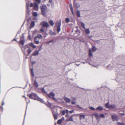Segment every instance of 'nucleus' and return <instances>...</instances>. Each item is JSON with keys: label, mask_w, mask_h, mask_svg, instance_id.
I'll return each mask as SVG.
<instances>
[{"label": "nucleus", "mask_w": 125, "mask_h": 125, "mask_svg": "<svg viewBox=\"0 0 125 125\" xmlns=\"http://www.w3.org/2000/svg\"><path fill=\"white\" fill-rule=\"evenodd\" d=\"M32 99H33L35 100H37L38 101H40L41 102L44 103L46 105H47L48 107H49L50 108L51 107V105L52 104L48 102V104H47L45 103H44V102L43 100L39 98L34 93H32Z\"/></svg>", "instance_id": "f257e3e1"}, {"label": "nucleus", "mask_w": 125, "mask_h": 125, "mask_svg": "<svg viewBox=\"0 0 125 125\" xmlns=\"http://www.w3.org/2000/svg\"><path fill=\"white\" fill-rule=\"evenodd\" d=\"M42 35L40 34H38L37 36L35 37L34 38V41L35 43L37 44H39V41L40 40H42Z\"/></svg>", "instance_id": "f03ea898"}, {"label": "nucleus", "mask_w": 125, "mask_h": 125, "mask_svg": "<svg viewBox=\"0 0 125 125\" xmlns=\"http://www.w3.org/2000/svg\"><path fill=\"white\" fill-rule=\"evenodd\" d=\"M61 25V20H60L56 22V26L57 27L56 30L58 33H59L60 31Z\"/></svg>", "instance_id": "7ed1b4c3"}, {"label": "nucleus", "mask_w": 125, "mask_h": 125, "mask_svg": "<svg viewBox=\"0 0 125 125\" xmlns=\"http://www.w3.org/2000/svg\"><path fill=\"white\" fill-rule=\"evenodd\" d=\"M40 8L42 14L43 15H44L45 14V10L47 9V6L44 4H42L40 6Z\"/></svg>", "instance_id": "20e7f679"}, {"label": "nucleus", "mask_w": 125, "mask_h": 125, "mask_svg": "<svg viewBox=\"0 0 125 125\" xmlns=\"http://www.w3.org/2000/svg\"><path fill=\"white\" fill-rule=\"evenodd\" d=\"M47 95L50 98L53 99L56 101H57V99L54 97L55 94L53 92H51L49 94L47 93Z\"/></svg>", "instance_id": "39448f33"}, {"label": "nucleus", "mask_w": 125, "mask_h": 125, "mask_svg": "<svg viewBox=\"0 0 125 125\" xmlns=\"http://www.w3.org/2000/svg\"><path fill=\"white\" fill-rule=\"evenodd\" d=\"M31 44L30 43L29 44L25 45L24 46L25 49H27L28 53L30 54L31 52Z\"/></svg>", "instance_id": "423d86ee"}, {"label": "nucleus", "mask_w": 125, "mask_h": 125, "mask_svg": "<svg viewBox=\"0 0 125 125\" xmlns=\"http://www.w3.org/2000/svg\"><path fill=\"white\" fill-rule=\"evenodd\" d=\"M40 25L42 28H47L49 27V25L48 23L45 21L42 22L40 23Z\"/></svg>", "instance_id": "0eeeda50"}, {"label": "nucleus", "mask_w": 125, "mask_h": 125, "mask_svg": "<svg viewBox=\"0 0 125 125\" xmlns=\"http://www.w3.org/2000/svg\"><path fill=\"white\" fill-rule=\"evenodd\" d=\"M32 7H33V9L36 11H38L39 8V6L36 2H34V4L32 3Z\"/></svg>", "instance_id": "6e6552de"}, {"label": "nucleus", "mask_w": 125, "mask_h": 125, "mask_svg": "<svg viewBox=\"0 0 125 125\" xmlns=\"http://www.w3.org/2000/svg\"><path fill=\"white\" fill-rule=\"evenodd\" d=\"M26 5L27 8V13L26 15L27 16H28L29 12L30 11V10H29V7H31V3H29L28 2L26 1Z\"/></svg>", "instance_id": "1a4fd4ad"}, {"label": "nucleus", "mask_w": 125, "mask_h": 125, "mask_svg": "<svg viewBox=\"0 0 125 125\" xmlns=\"http://www.w3.org/2000/svg\"><path fill=\"white\" fill-rule=\"evenodd\" d=\"M25 42L24 40V36L23 34L22 37H20V44L22 46L24 45Z\"/></svg>", "instance_id": "9d476101"}, {"label": "nucleus", "mask_w": 125, "mask_h": 125, "mask_svg": "<svg viewBox=\"0 0 125 125\" xmlns=\"http://www.w3.org/2000/svg\"><path fill=\"white\" fill-rule=\"evenodd\" d=\"M63 99L67 103H69L71 102V100L70 99L68 98L64 97H63Z\"/></svg>", "instance_id": "9b49d317"}, {"label": "nucleus", "mask_w": 125, "mask_h": 125, "mask_svg": "<svg viewBox=\"0 0 125 125\" xmlns=\"http://www.w3.org/2000/svg\"><path fill=\"white\" fill-rule=\"evenodd\" d=\"M52 112L54 116V119H57V115L56 113L55 112V111L53 110H52Z\"/></svg>", "instance_id": "f8f14e48"}, {"label": "nucleus", "mask_w": 125, "mask_h": 125, "mask_svg": "<svg viewBox=\"0 0 125 125\" xmlns=\"http://www.w3.org/2000/svg\"><path fill=\"white\" fill-rule=\"evenodd\" d=\"M111 117L113 121L117 120V117L116 115H112L111 116Z\"/></svg>", "instance_id": "ddd939ff"}, {"label": "nucleus", "mask_w": 125, "mask_h": 125, "mask_svg": "<svg viewBox=\"0 0 125 125\" xmlns=\"http://www.w3.org/2000/svg\"><path fill=\"white\" fill-rule=\"evenodd\" d=\"M32 15L34 17L33 19L36 20H37V17L38 15L37 13L36 12H33Z\"/></svg>", "instance_id": "4468645a"}, {"label": "nucleus", "mask_w": 125, "mask_h": 125, "mask_svg": "<svg viewBox=\"0 0 125 125\" xmlns=\"http://www.w3.org/2000/svg\"><path fill=\"white\" fill-rule=\"evenodd\" d=\"M93 115L95 116L97 120H99L100 116L97 113H95Z\"/></svg>", "instance_id": "2eb2a0df"}, {"label": "nucleus", "mask_w": 125, "mask_h": 125, "mask_svg": "<svg viewBox=\"0 0 125 125\" xmlns=\"http://www.w3.org/2000/svg\"><path fill=\"white\" fill-rule=\"evenodd\" d=\"M39 53V51L38 50H36L33 52L32 55L34 56L38 55Z\"/></svg>", "instance_id": "dca6fc26"}, {"label": "nucleus", "mask_w": 125, "mask_h": 125, "mask_svg": "<svg viewBox=\"0 0 125 125\" xmlns=\"http://www.w3.org/2000/svg\"><path fill=\"white\" fill-rule=\"evenodd\" d=\"M85 31V33L87 34H89L90 32L89 30V29H84Z\"/></svg>", "instance_id": "f3484780"}, {"label": "nucleus", "mask_w": 125, "mask_h": 125, "mask_svg": "<svg viewBox=\"0 0 125 125\" xmlns=\"http://www.w3.org/2000/svg\"><path fill=\"white\" fill-rule=\"evenodd\" d=\"M85 115H81L79 116L80 120L82 119L83 118L84 119H85Z\"/></svg>", "instance_id": "a211bd4d"}, {"label": "nucleus", "mask_w": 125, "mask_h": 125, "mask_svg": "<svg viewBox=\"0 0 125 125\" xmlns=\"http://www.w3.org/2000/svg\"><path fill=\"white\" fill-rule=\"evenodd\" d=\"M97 110H99V111H102L103 109V108L101 106H99L96 109Z\"/></svg>", "instance_id": "6ab92c4d"}, {"label": "nucleus", "mask_w": 125, "mask_h": 125, "mask_svg": "<svg viewBox=\"0 0 125 125\" xmlns=\"http://www.w3.org/2000/svg\"><path fill=\"white\" fill-rule=\"evenodd\" d=\"M34 86L36 87H38V86H39V85L37 83L36 81V80H35L34 81Z\"/></svg>", "instance_id": "aec40b11"}, {"label": "nucleus", "mask_w": 125, "mask_h": 125, "mask_svg": "<svg viewBox=\"0 0 125 125\" xmlns=\"http://www.w3.org/2000/svg\"><path fill=\"white\" fill-rule=\"evenodd\" d=\"M89 54L90 57H91L92 56V52L91 51L90 49H89Z\"/></svg>", "instance_id": "412c9836"}, {"label": "nucleus", "mask_w": 125, "mask_h": 125, "mask_svg": "<svg viewBox=\"0 0 125 125\" xmlns=\"http://www.w3.org/2000/svg\"><path fill=\"white\" fill-rule=\"evenodd\" d=\"M72 115V116H71L69 119L68 121H73V115Z\"/></svg>", "instance_id": "4be33fe9"}, {"label": "nucleus", "mask_w": 125, "mask_h": 125, "mask_svg": "<svg viewBox=\"0 0 125 125\" xmlns=\"http://www.w3.org/2000/svg\"><path fill=\"white\" fill-rule=\"evenodd\" d=\"M41 91L43 93L46 94H47V93L46 92V91H45V90L44 88H42L41 89Z\"/></svg>", "instance_id": "5701e85b"}, {"label": "nucleus", "mask_w": 125, "mask_h": 125, "mask_svg": "<svg viewBox=\"0 0 125 125\" xmlns=\"http://www.w3.org/2000/svg\"><path fill=\"white\" fill-rule=\"evenodd\" d=\"M105 107L107 108H110V106L109 104V102L107 103L105 105Z\"/></svg>", "instance_id": "b1692460"}, {"label": "nucleus", "mask_w": 125, "mask_h": 125, "mask_svg": "<svg viewBox=\"0 0 125 125\" xmlns=\"http://www.w3.org/2000/svg\"><path fill=\"white\" fill-rule=\"evenodd\" d=\"M76 14L78 17H80V11L79 10H77V11Z\"/></svg>", "instance_id": "393cba45"}, {"label": "nucleus", "mask_w": 125, "mask_h": 125, "mask_svg": "<svg viewBox=\"0 0 125 125\" xmlns=\"http://www.w3.org/2000/svg\"><path fill=\"white\" fill-rule=\"evenodd\" d=\"M96 48L94 46H93L92 49V51L93 52H95L96 51Z\"/></svg>", "instance_id": "a878e982"}, {"label": "nucleus", "mask_w": 125, "mask_h": 125, "mask_svg": "<svg viewBox=\"0 0 125 125\" xmlns=\"http://www.w3.org/2000/svg\"><path fill=\"white\" fill-rule=\"evenodd\" d=\"M49 23L50 25L51 26H53L54 25V22L52 20L50 21H49Z\"/></svg>", "instance_id": "bb28decb"}, {"label": "nucleus", "mask_w": 125, "mask_h": 125, "mask_svg": "<svg viewBox=\"0 0 125 125\" xmlns=\"http://www.w3.org/2000/svg\"><path fill=\"white\" fill-rule=\"evenodd\" d=\"M76 7L77 8H79L80 6V4L77 3H74Z\"/></svg>", "instance_id": "cd10ccee"}, {"label": "nucleus", "mask_w": 125, "mask_h": 125, "mask_svg": "<svg viewBox=\"0 0 125 125\" xmlns=\"http://www.w3.org/2000/svg\"><path fill=\"white\" fill-rule=\"evenodd\" d=\"M81 25L82 27L84 29H85V24L83 22H81Z\"/></svg>", "instance_id": "c85d7f7f"}, {"label": "nucleus", "mask_w": 125, "mask_h": 125, "mask_svg": "<svg viewBox=\"0 0 125 125\" xmlns=\"http://www.w3.org/2000/svg\"><path fill=\"white\" fill-rule=\"evenodd\" d=\"M116 107V106L115 105H112L110 106V108H114Z\"/></svg>", "instance_id": "c756f323"}, {"label": "nucleus", "mask_w": 125, "mask_h": 125, "mask_svg": "<svg viewBox=\"0 0 125 125\" xmlns=\"http://www.w3.org/2000/svg\"><path fill=\"white\" fill-rule=\"evenodd\" d=\"M66 22L67 23H68L70 22V20L68 18H67L65 19Z\"/></svg>", "instance_id": "7c9ffc66"}, {"label": "nucleus", "mask_w": 125, "mask_h": 125, "mask_svg": "<svg viewBox=\"0 0 125 125\" xmlns=\"http://www.w3.org/2000/svg\"><path fill=\"white\" fill-rule=\"evenodd\" d=\"M100 117H101L102 118H105V116L104 114H100Z\"/></svg>", "instance_id": "2f4dec72"}, {"label": "nucleus", "mask_w": 125, "mask_h": 125, "mask_svg": "<svg viewBox=\"0 0 125 125\" xmlns=\"http://www.w3.org/2000/svg\"><path fill=\"white\" fill-rule=\"evenodd\" d=\"M62 121V119H60L58 121L57 123L58 124H60L61 123Z\"/></svg>", "instance_id": "473e14b6"}, {"label": "nucleus", "mask_w": 125, "mask_h": 125, "mask_svg": "<svg viewBox=\"0 0 125 125\" xmlns=\"http://www.w3.org/2000/svg\"><path fill=\"white\" fill-rule=\"evenodd\" d=\"M49 34L51 35L52 36L54 34V33L52 31L50 30L49 32Z\"/></svg>", "instance_id": "72a5a7b5"}, {"label": "nucleus", "mask_w": 125, "mask_h": 125, "mask_svg": "<svg viewBox=\"0 0 125 125\" xmlns=\"http://www.w3.org/2000/svg\"><path fill=\"white\" fill-rule=\"evenodd\" d=\"M38 4H40L41 1L40 0H34Z\"/></svg>", "instance_id": "f704fd0d"}, {"label": "nucleus", "mask_w": 125, "mask_h": 125, "mask_svg": "<svg viewBox=\"0 0 125 125\" xmlns=\"http://www.w3.org/2000/svg\"><path fill=\"white\" fill-rule=\"evenodd\" d=\"M70 10H71V11L72 14L74 15V11H73V8H71V9H70Z\"/></svg>", "instance_id": "c9c22d12"}, {"label": "nucleus", "mask_w": 125, "mask_h": 125, "mask_svg": "<svg viewBox=\"0 0 125 125\" xmlns=\"http://www.w3.org/2000/svg\"><path fill=\"white\" fill-rule=\"evenodd\" d=\"M35 25L34 22V21H32V28Z\"/></svg>", "instance_id": "e433bc0d"}, {"label": "nucleus", "mask_w": 125, "mask_h": 125, "mask_svg": "<svg viewBox=\"0 0 125 125\" xmlns=\"http://www.w3.org/2000/svg\"><path fill=\"white\" fill-rule=\"evenodd\" d=\"M40 31L42 32H44V30L43 29V28L40 29Z\"/></svg>", "instance_id": "4c0bfd02"}, {"label": "nucleus", "mask_w": 125, "mask_h": 125, "mask_svg": "<svg viewBox=\"0 0 125 125\" xmlns=\"http://www.w3.org/2000/svg\"><path fill=\"white\" fill-rule=\"evenodd\" d=\"M53 40H51L50 41H49L48 42H47V43H48V44H49V43H51V42L53 43Z\"/></svg>", "instance_id": "58836bf2"}, {"label": "nucleus", "mask_w": 125, "mask_h": 125, "mask_svg": "<svg viewBox=\"0 0 125 125\" xmlns=\"http://www.w3.org/2000/svg\"><path fill=\"white\" fill-rule=\"evenodd\" d=\"M117 124L118 125H125L124 124L120 122H118Z\"/></svg>", "instance_id": "ea45409f"}, {"label": "nucleus", "mask_w": 125, "mask_h": 125, "mask_svg": "<svg viewBox=\"0 0 125 125\" xmlns=\"http://www.w3.org/2000/svg\"><path fill=\"white\" fill-rule=\"evenodd\" d=\"M90 110H95V109L94 108L91 107H90Z\"/></svg>", "instance_id": "a19ab883"}, {"label": "nucleus", "mask_w": 125, "mask_h": 125, "mask_svg": "<svg viewBox=\"0 0 125 125\" xmlns=\"http://www.w3.org/2000/svg\"><path fill=\"white\" fill-rule=\"evenodd\" d=\"M32 76H34V73L33 72V68H32Z\"/></svg>", "instance_id": "79ce46f5"}, {"label": "nucleus", "mask_w": 125, "mask_h": 125, "mask_svg": "<svg viewBox=\"0 0 125 125\" xmlns=\"http://www.w3.org/2000/svg\"><path fill=\"white\" fill-rule=\"evenodd\" d=\"M76 107L79 109H83V108L82 107L80 106L79 105H76Z\"/></svg>", "instance_id": "37998d69"}, {"label": "nucleus", "mask_w": 125, "mask_h": 125, "mask_svg": "<svg viewBox=\"0 0 125 125\" xmlns=\"http://www.w3.org/2000/svg\"><path fill=\"white\" fill-rule=\"evenodd\" d=\"M32 47H33V48H36V46L33 43H32Z\"/></svg>", "instance_id": "c03bdc74"}, {"label": "nucleus", "mask_w": 125, "mask_h": 125, "mask_svg": "<svg viewBox=\"0 0 125 125\" xmlns=\"http://www.w3.org/2000/svg\"><path fill=\"white\" fill-rule=\"evenodd\" d=\"M36 63V62L35 61H32V66L34 64Z\"/></svg>", "instance_id": "a18cd8bd"}, {"label": "nucleus", "mask_w": 125, "mask_h": 125, "mask_svg": "<svg viewBox=\"0 0 125 125\" xmlns=\"http://www.w3.org/2000/svg\"><path fill=\"white\" fill-rule=\"evenodd\" d=\"M65 110H63L62 111V115H64L65 114Z\"/></svg>", "instance_id": "49530a36"}, {"label": "nucleus", "mask_w": 125, "mask_h": 125, "mask_svg": "<svg viewBox=\"0 0 125 125\" xmlns=\"http://www.w3.org/2000/svg\"><path fill=\"white\" fill-rule=\"evenodd\" d=\"M71 103L72 104H76V102L75 101H72L71 102Z\"/></svg>", "instance_id": "de8ad7c7"}, {"label": "nucleus", "mask_w": 125, "mask_h": 125, "mask_svg": "<svg viewBox=\"0 0 125 125\" xmlns=\"http://www.w3.org/2000/svg\"><path fill=\"white\" fill-rule=\"evenodd\" d=\"M72 100H75L76 99V98L74 97H72Z\"/></svg>", "instance_id": "09e8293b"}, {"label": "nucleus", "mask_w": 125, "mask_h": 125, "mask_svg": "<svg viewBox=\"0 0 125 125\" xmlns=\"http://www.w3.org/2000/svg\"><path fill=\"white\" fill-rule=\"evenodd\" d=\"M42 47L41 46H40L39 48V49H38V51H40L41 50H42Z\"/></svg>", "instance_id": "8fccbe9b"}, {"label": "nucleus", "mask_w": 125, "mask_h": 125, "mask_svg": "<svg viewBox=\"0 0 125 125\" xmlns=\"http://www.w3.org/2000/svg\"><path fill=\"white\" fill-rule=\"evenodd\" d=\"M69 5L70 9L73 8L71 4H70Z\"/></svg>", "instance_id": "3c124183"}, {"label": "nucleus", "mask_w": 125, "mask_h": 125, "mask_svg": "<svg viewBox=\"0 0 125 125\" xmlns=\"http://www.w3.org/2000/svg\"><path fill=\"white\" fill-rule=\"evenodd\" d=\"M28 38L30 40L31 39V36L30 35H29L28 37Z\"/></svg>", "instance_id": "603ef678"}, {"label": "nucleus", "mask_w": 125, "mask_h": 125, "mask_svg": "<svg viewBox=\"0 0 125 125\" xmlns=\"http://www.w3.org/2000/svg\"><path fill=\"white\" fill-rule=\"evenodd\" d=\"M28 95L30 98H31V94H28Z\"/></svg>", "instance_id": "864d4df0"}, {"label": "nucleus", "mask_w": 125, "mask_h": 125, "mask_svg": "<svg viewBox=\"0 0 125 125\" xmlns=\"http://www.w3.org/2000/svg\"><path fill=\"white\" fill-rule=\"evenodd\" d=\"M74 111L73 110H72L69 111V112L70 113H72L73 112H74Z\"/></svg>", "instance_id": "5fc2aeb1"}, {"label": "nucleus", "mask_w": 125, "mask_h": 125, "mask_svg": "<svg viewBox=\"0 0 125 125\" xmlns=\"http://www.w3.org/2000/svg\"><path fill=\"white\" fill-rule=\"evenodd\" d=\"M66 112L67 114H68L69 111V110L67 109H66Z\"/></svg>", "instance_id": "6e6d98bb"}, {"label": "nucleus", "mask_w": 125, "mask_h": 125, "mask_svg": "<svg viewBox=\"0 0 125 125\" xmlns=\"http://www.w3.org/2000/svg\"><path fill=\"white\" fill-rule=\"evenodd\" d=\"M49 2L50 3H52V0H49Z\"/></svg>", "instance_id": "4d7b16f0"}, {"label": "nucleus", "mask_w": 125, "mask_h": 125, "mask_svg": "<svg viewBox=\"0 0 125 125\" xmlns=\"http://www.w3.org/2000/svg\"><path fill=\"white\" fill-rule=\"evenodd\" d=\"M119 114L120 115H122V116H123L124 115V113H119Z\"/></svg>", "instance_id": "13d9d810"}, {"label": "nucleus", "mask_w": 125, "mask_h": 125, "mask_svg": "<svg viewBox=\"0 0 125 125\" xmlns=\"http://www.w3.org/2000/svg\"><path fill=\"white\" fill-rule=\"evenodd\" d=\"M61 119H62V120L64 121V117H62Z\"/></svg>", "instance_id": "bf43d9fd"}, {"label": "nucleus", "mask_w": 125, "mask_h": 125, "mask_svg": "<svg viewBox=\"0 0 125 125\" xmlns=\"http://www.w3.org/2000/svg\"><path fill=\"white\" fill-rule=\"evenodd\" d=\"M65 117H69L68 115V114H67L66 115H65Z\"/></svg>", "instance_id": "052dcab7"}, {"label": "nucleus", "mask_w": 125, "mask_h": 125, "mask_svg": "<svg viewBox=\"0 0 125 125\" xmlns=\"http://www.w3.org/2000/svg\"><path fill=\"white\" fill-rule=\"evenodd\" d=\"M4 103L3 101L2 102V105L3 106V105H4Z\"/></svg>", "instance_id": "680f3d73"}, {"label": "nucleus", "mask_w": 125, "mask_h": 125, "mask_svg": "<svg viewBox=\"0 0 125 125\" xmlns=\"http://www.w3.org/2000/svg\"><path fill=\"white\" fill-rule=\"evenodd\" d=\"M79 31L78 30H77L76 31V32H77V31Z\"/></svg>", "instance_id": "e2e57ef3"}, {"label": "nucleus", "mask_w": 125, "mask_h": 125, "mask_svg": "<svg viewBox=\"0 0 125 125\" xmlns=\"http://www.w3.org/2000/svg\"><path fill=\"white\" fill-rule=\"evenodd\" d=\"M47 6H50V4H47Z\"/></svg>", "instance_id": "0e129e2a"}, {"label": "nucleus", "mask_w": 125, "mask_h": 125, "mask_svg": "<svg viewBox=\"0 0 125 125\" xmlns=\"http://www.w3.org/2000/svg\"><path fill=\"white\" fill-rule=\"evenodd\" d=\"M58 107H59V108H61V107H59V106H58Z\"/></svg>", "instance_id": "69168bd1"}, {"label": "nucleus", "mask_w": 125, "mask_h": 125, "mask_svg": "<svg viewBox=\"0 0 125 125\" xmlns=\"http://www.w3.org/2000/svg\"><path fill=\"white\" fill-rule=\"evenodd\" d=\"M83 64H84L85 63V62H83Z\"/></svg>", "instance_id": "338daca9"}, {"label": "nucleus", "mask_w": 125, "mask_h": 125, "mask_svg": "<svg viewBox=\"0 0 125 125\" xmlns=\"http://www.w3.org/2000/svg\"><path fill=\"white\" fill-rule=\"evenodd\" d=\"M0 107L2 109V108L1 107H0Z\"/></svg>", "instance_id": "774afa93"}]
</instances>
